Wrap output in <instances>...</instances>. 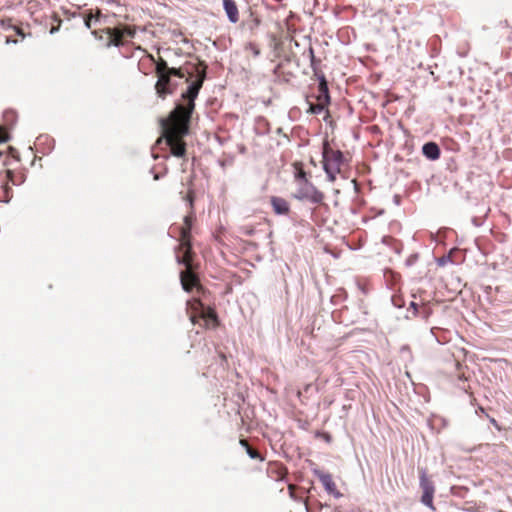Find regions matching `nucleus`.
I'll use <instances>...</instances> for the list:
<instances>
[{
  "instance_id": "13d9d810",
  "label": "nucleus",
  "mask_w": 512,
  "mask_h": 512,
  "mask_svg": "<svg viewBox=\"0 0 512 512\" xmlns=\"http://www.w3.org/2000/svg\"><path fill=\"white\" fill-rule=\"evenodd\" d=\"M491 290H492V287H491V286H487V287L485 288V292H486V293H490V291H491Z\"/></svg>"
},
{
  "instance_id": "a19ab883",
  "label": "nucleus",
  "mask_w": 512,
  "mask_h": 512,
  "mask_svg": "<svg viewBox=\"0 0 512 512\" xmlns=\"http://www.w3.org/2000/svg\"><path fill=\"white\" fill-rule=\"evenodd\" d=\"M49 19H51L54 23L61 25L62 20L58 13L49 11Z\"/></svg>"
},
{
  "instance_id": "72a5a7b5",
  "label": "nucleus",
  "mask_w": 512,
  "mask_h": 512,
  "mask_svg": "<svg viewBox=\"0 0 512 512\" xmlns=\"http://www.w3.org/2000/svg\"><path fill=\"white\" fill-rule=\"evenodd\" d=\"M240 230L242 234L249 237L253 236L256 232V229L253 226L248 225L242 226Z\"/></svg>"
},
{
  "instance_id": "c9c22d12",
  "label": "nucleus",
  "mask_w": 512,
  "mask_h": 512,
  "mask_svg": "<svg viewBox=\"0 0 512 512\" xmlns=\"http://www.w3.org/2000/svg\"><path fill=\"white\" fill-rule=\"evenodd\" d=\"M317 437H321L326 443H331L333 441V437L329 432H317Z\"/></svg>"
},
{
  "instance_id": "2f4dec72",
  "label": "nucleus",
  "mask_w": 512,
  "mask_h": 512,
  "mask_svg": "<svg viewBox=\"0 0 512 512\" xmlns=\"http://www.w3.org/2000/svg\"><path fill=\"white\" fill-rule=\"evenodd\" d=\"M316 78L318 80V87L328 86V82L326 76L322 72H318V69L315 72Z\"/></svg>"
},
{
  "instance_id": "f3484780",
  "label": "nucleus",
  "mask_w": 512,
  "mask_h": 512,
  "mask_svg": "<svg viewBox=\"0 0 512 512\" xmlns=\"http://www.w3.org/2000/svg\"><path fill=\"white\" fill-rule=\"evenodd\" d=\"M382 243L389 246L396 254H401L403 250V244L390 236H384Z\"/></svg>"
},
{
  "instance_id": "8fccbe9b",
  "label": "nucleus",
  "mask_w": 512,
  "mask_h": 512,
  "mask_svg": "<svg viewBox=\"0 0 512 512\" xmlns=\"http://www.w3.org/2000/svg\"><path fill=\"white\" fill-rule=\"evenodd\" d=\"M60 27H61V25H60V24L52 25V27L50 28L49 33H50L51 35H53V34L57 33V32L60 30Z\"/></svg>"
},
{
  "instance_id": "4c0bfd02",
  "label": "nucleus",
  "mask_w": 512,
  "mask_h": 512,
  "mask_svg": "<svg viewBox=\"0 0 512 512\" xmlns=\"http://www.w3.org/2000/svg\"><path fill=\"white\" fill-rule=\"evenodd\" d=\"M288 491H289V496L291 499H293L294 501H302L303 500V497L302 495H298L295 491H294V488L292 486H289L288 487Z\"/></svg>"
},
{
  "instance_id": "680f3d73",
  "label": "nucleus",
  "mask_w": 512,
  "mask_h": 512,
  "mask_svg": "<svg viewBox=\"0 0 512 512\" xmlns=\"http://www.w3.org/2000/svg\"><path fill=\"white\" fill-rule=\"evenodd\" d=\"M2 156H3V152H2V151H0V158H1Z\"/></svg>"
},
{
  "instance_id": "58836bf2",
  "label": "nucleus",
  "mask_w": 512,
  "mask_h": 512,
  "mask_svg": "<svg viewBox=\"0 0 512 512\" xmlns=\"http://www.w3.org/2000/svg\"><path fill=\"white\" fill-rule=\"evenodd\" d=\"M167 171H168V168H167V167H164V171H163V173H161V174H160V173L155 172V168H154V167H152V168L149 170V172L153 175V179H154V180H159V179H161V178H162V177L167 173Z\"/></svg>"
},
{
  "instance_id": "f257e3e1",
  "label": "nucleus",
  "mask_w": 512,
  "mask_h": 512,
  "mask_svg": "<svg viewBox=\"0 0 512 512\" xmlns=\"http://www.w3.org/2000/svg\"><path fill=\"white\" fill-rule=\"evenodd\" d=\"M201 87V81L188 83L185 91L181 94V99L175 102V106L168 116L160 119V126L167 133L165 143L170 150V155L182 158L184 162L187 161V148L185 141L179 137L187 136L190 133L195 100Z\"/></svg>"
},
{
  "instance_id": "864d4df0",
  "label": "nucleus",
  "mask_w": 512,
  "mask_h": 512,
  "mask_svg": "<svg viewBox=\"0 0 512 512\" xmlns=\"http://www.w3.org/2000/svg\"><path fill=\"white\" fill-rule=\"evenodd\" d=\"M487 417H488V419H489V422H490L492 425H494L497 429H500V427H499V425H498L497 421L495 420V418L490 417L489 415H487Z\"/></svg>"
},
{
  "instance_id": "3c124183",
  "label": "nucleus",
  "mask_w": 512,
  "mask_h": 512,
  "mask_svg": "<svg viewBox=\"0 0 512 512\" xmlns=\"http://www.w3.org/2000/svg\"><path fill=\"white\" fill-rule=\"evenodd\" d=\"M282 67H283V62L278 63V64L274 67V69H273V74H274V75H279L280 70L282 69Z\"/></svg>"
},
{
  "instance_id": "6e6552de",
  "label": "nucleus",
  "mask_w": 512,
  "mask_h": 512,
  "mask_svg": "<svg viewBox=\"0 0 512 512\" xmlns=\"http://www.w3.org/2000/svg\"><path fill=\"white\" fill-rule=\"evenodd\" d=\"M312 473L315 477L319 479L324 490L328 495L333 496L335 499L343 497V494L337 489L333 477L329 472H326L318 467H315L312 468Z\"/></svg>"
},
{
  "instance_id": "39448f33",
  "label": "nucleus",
  "mask_w": 512,
  "mask_h": 512,
  "mask_svg": "<svg viewBox=\"0 0 512 512\" xmlns=\"http://www.w3.org/2000/svg\"><path fill=\"white\" fill-rule=\"evenodd\" d=\"M419 474V488L421 490L420 502L431 511H435L434 506V495H435V484L431 477L427 473V469L424 467H418Z\"/></svg>"
},
{
  "instance_id": "c756f323",
  "label": "nucleus",
  "mask_w": 512,
  "mask_h": 512,
  "mask_svg": "<svg viewBox=\"0 0 512 512\" xmlns=\"http://www.w3.org/2000/svg\"><path fill=\"white\" fill-rule=\"evenodd\" d=\"M347 297H348L347 292L344 289H341L339 294L333 295L331 297V302L336 305L339 303L340 300H346Z\"/></svg>"
},
{
  "instance_id": "49530a36",
  "label": "nucleus",
  "mask_w": 512,
  "mask_h": 512,
  "mask_svg": "<svg viewBox=\"0 0 512 512\" xmlns=\"http://www.w3.org/2000/svg\"><path fill=\"white\" fill-rule=\"evenodd\" d=\"M121 33H122V35H126L130 38H133L135 35V32L131 31L130 27H126Z\"/></svg>"
},
{
  "instance_id": "f03ea898",
  "label": "nucleus",
  "mask_w": 512,
  "mask_h": 512,
  "mask_svg": "<svg viewBox=\"0 0 512 512\" xmlns=\"http://www.w3.org/2000/svg\"><path fill=\"white\" fill-rule=\"evenodd\" d=\"M193 221L194 219L192 217L186 216L184 218L185 227L181 229V238H182V245L184 250V255L179 256L177 254L178 247L176 246L175 252H176V262L178 265H182L185 267V270L180 271L179 277H180V283L182 286V289L190 293L192 292L193 288L197 285V276L192 271L191 267V261L194 257V250H193V243H192V236L191 231L193 227Z\"/></svg>"
},
{
  "instance_id": "ea45409f",
  "label": "nucleus",
  "mask_w": 512,
  "mask_h": 512,
  "mask_svg": "<svg viewBox=\"0 0 512 512\" xmlns=\"http://www.w3.org/2000/svg\"><path fill=\"white\" fill-rule=\"evenodd\" d=\"M83 18V23H84V26L87 28V29H91L92 27V18L89 17L86 13L85 14H81V16Z\"/></svg>"
},
{
  "instance_id": "c85d7f7f",
  "label": "nucleus",
  "mask_w": 512,
  "mask_h": 512,
  "mask_svg": "<svg viewBox=\"0 0 512 512\" xmlns=\"http://www.w3.org/2000/svg\"><path fill=\"white\" fill-rule=\"evenodd\" d=\"M294 176H295V180L299 183V185L301 183L310 182L309 179H308V174L304 170H300V171L295 172Z\"/></svg>"
},
{
  "instance_id": "4be33fe9",
  "label": "nucleus",
  "mask_w": 512,
  "mask_h": 512,
  "mask_svg": "<svg viewBox=\"0 0 512 512\" xmlns=\"http://www.w3.org/2000/svg\"><path fill=\"white\" fill-rule=\"evenodd\" d=\"M105 32L110 36L109 41L107 42V47H120L122 45L121 36L119 35H112V29L106 28Z\"/></svg>"
},
{
  "instance_id": "c03bdc74",
  "label": "nucleus",
  "mask_w": 512,
  "mask_h": 512,
  "mask_svg": "<svg viewBox=\"0 0 512 512\" xmlns=\"http://www.w3.org/2000/svg\"><path fill=\"white\" fill-rule=\"evenodd\" d=\"M471 222L475 227H480L483 224V219L481 217L474 216L472 217Z\"/></svg>"
},
{
  "instance_id": "20e7f679",
  "label": "nucleus",
  "mask_w": 512,
  "mask_h": 512,
  "mask_svg": "<svg viewBox=\"0 0 512 512\" xmlns=\"http://www.w3.org/2000/svg\"><path fill=\"white\" fill-rule=\"evenodd\" d=\"M344 162L345 156L341 150H332L329 147L323 149L322 168L328 181L334 182L336 180L337 174L340 172Z\"/></svg>"
},
{
  "instance_id": "5fc2aeb1",
  "label": "nucleus",
  "mask_w": 512,
  "mask_h": 512,
  "mask_svg": "<svg viewBox=\"0 0 512 512\" xmlns=\"http://www.w3.org/2000/svg\"><path fill=\"white\" fill-rule=\"evenodd\" d=\"M275 132L277 135H283L284 137L288 138L287 134L284 133L282 127L277 128Z\"/></svg>"
},
{
  "instance_id": "dca6fc26",
  "label": "nucleus",
  "mask_w": 512,
  "mask_h": 512,
  "mask_svg": "<svg viewBox=\"0 0 512 512\" xmlns=\"http://www.w3.org/2000/svg\"><path fill=\"white\" fill-rule=\"evenodd\" d=\"M240 445L245 449L246 454L250 459L258 460L261 462L265 460V457L260 452L253 449L246 441L240 440Z\"/></svg>"
},
{
  "instance_id": "393cba45",
  "label": "nucleus",
  "mask_w": 512,
  "mask_h": 512,
  "mask_svg": "<svg viewBox=\"0 0 512 512\" xmlns=\"http://www.w3.org/2000/svg\"><path fill=\"white\" fill-rule=\"evenodd\" d=\"M433 310L428 304L421 305L419 315L417 317L427 321L432 315Z\"/></svg>"
},
{
  "instance_id": "6e6d98bb",
  "label": "nucleus",
  "mask_w": 512,
  "mask_h": 512,
  "mask_svg": "<svg viewBox=\"0 0 512 512\" xmlns=\"http://www.w3.org/2000/svg\"><path fill=\"white\" fill-rule=\"evenodd\" d=\"M291 61H292L291 56L286 55L282 62H283V65H284L285 63H290Z\"/></svg>"
},
{
  "instance_id": "f704fd0d",
  "label": "nucleus",
  "mask_w": 512,
  "mask_h": 512,
  "mask_svg": "<svg viewBox=\"0 0 512 512\" xmlns=\"http://www.w3.org/2000/svg\"><path fill=\"white\" fill-rule=\"evenodd\" d=\"M419 259V254L418 253H412L406 260H405V265L407 267H411L413 266Z\"/></svg>"
},
{
  "instance_id": "bb28decb",
  "label": "nucleus",
  "mask_w": 512,
  "mask_h": 512,
  "mask_svg": "<svg viewBox=\"0 0 512 512\" xmlns=\"http://www.w3.org/2000/svg\"><path fill=\"white\" fill-rule=\"evenodd\" d=\"M391 303L397 309L405 307V300L401 294H393L391 296Z\"/></svg>"
},
{
  "instance_id": "e433bc0d",
  "label": "nucleus",
  "mask_w": 512,
  "mask_h": 512,
  "mask_svg": "<svg viewBox=\"0 0 512 512\" xmlns=\"http://www.w3.org/2000/svg\"><path fill=\"white\" fill-rule=\"evenodd\" d=\"M209 321L213 326H216L219 322L218 316L212 309H208Z\"/></svg>"
},
{
  "instance_id": "412c9836",
  "label": "nucleus",
  "mask_w": 512,
  "mask_h": 512,
  "mask_svg": "<svg viewBox=\"0 0 512 512\" xmlns=\"http://www.w3.org/2000/svg\"><path fill=\"white\" fill-rule=\"evenodd\" d=\"M420 307H421V305H419L417 302L411 301L409 303V306L407 308V313L404 316V318L407 320H410L412 318L417 317L419 315Z\"/></svg>"
},
{
  "instance_id": "423d86ee",
  "label": "nucleus",
  "mask_w": 512,
  "mask_h": 512,
  "mask_svg": "<svg viewBox=\"0 0 512 512\" xmlns=\"http://www.w3.org/2000/svg\"><path fill=\"white\" fill-rule=\"evenodd\" d=\"M49 0H29L27 11L32 21L38 25L47 27L49 21Z\"/></svg>"
},
{
  "instance_id": "603ef678",
  "label": "nucleus",
  "mask_w": 512,
  "mask_h": 512,
  "mask_svg": "<svg viewBox=\"0 0 512 512\" xmlns=\"http://www.w3.org/2000/svg\"><path fill=\"white\" fill-rule=\"evenodd\" d=\"M291 77H294V74H293L292 72H285V73H284V79H283V80H284V82H289V79H290Z\"/></svg>"
},
{
  "instance_id": "0eeeda50",
  "label": "nucleus",
  "mask_w": 512,
  "mask_h": 512,
  "mask_svg": "<svg viewBox=\"0 0 512 512\" xmlns=\"http://www.w3.org/2000/svg\"><path fill=\"white\" fill-rule=\"evenodd\" d=\"M292 197L299 201H308L312 204H322L324 193L321 192L312 182L301 183Z\"/></svg>"
},
{
  "instance_id": "9b49d317",
  "label": "nucleus",
  "mask_w": 512,
  "mask_h": 512,
  "mask_svg": "<svg viewBox=\"0 0 512 512\" xmlns=\"http://www.w3.org/2000/svg\"><path fill=\"white\" fill-rule=\"evenodd\" d=\"M222 7L228 21L236 24L239 21V9L235 0H222Z\"/></svg>"
},
{
  "instance_id": "4468645a",
  "label": "nucleus",
  "mask_w": 512,
  "mask_h": 512,
  "mask_svg": "<svg viewBox=\"0 0 512 512\" xmlns=\"http://www.w3.org/2000/svg\"><path fill=\"white\" fill-rule=\"evenodd\" d=\"M5 176H6V181H8L9 183H11L15 186H19L26 181L25 173H20L17 175L15 173V171L11 170V169L5 170Z\"/></svg>"
},
{
  "instance_id": "37998d69",
  "label": "nucleus",
  "mask_w": 512,
  "mask_h": 512,
  "mask_svg": "<svg viewBox=\"0 0 512 512\" xmlns=\"http://www.w3.org/2000/svg\"><path fill=\"white\" fill-rule=\"evenodd\" d=\"M42 139L49 140L52 143V145L48 148V151H47V152H51L54 148V143H55L54 139H50L48 136H43V135H41L37 138V140L39 142H41Z\"/></svg>"
},
{
  "instance_id": "5701e85b",
  "label": "nucleus",
  "mask_w": 512,
  "mask_h": 512,
  "mask_svg": "<svg viewBox=\"0 0 512 512\" xmlns=\"http://www.w3.org/2000/svg\"><path fill=\"white\" fill-rule=\"evenodd\" d=\"M80 9H81L80 6H76V9L74 11L69 8H66V7H61V11H62L63 15L68 20H70L72 18L80 17L81 16Z\"/></svg>"
},
{
  "instance_id": "1a4fd4ad",
  "label": "nucleus",
  "mask_w": 512,
  "mask_h": 512,
  "mask_svg": "<svg viewBox=\"0 0 512 512\" xmlns=\"http://www.w3.org/2000/svg\"><path fill=\"white\" fill-rule=\"evenodd\" d=\"M3 120L5 129L0 127V144L7 143L12 136L10 131L17 122V113L14 110H6L3 112Z\"/></svg>"
},
{
  "instance_id": "aec40b11",
  "label": "nucleus",
  "mask_w": 512,
  "mask_h": 512,
  "mask_svg": "<svg viewBox=\"0 0 512 512\" xmlns=\"http://www.w3.org/2000/svg\"><path fill=\"white\" fill-rule=\"evenodd\" d=\"M2 191H3V197L0 198V202L8 204L11 199L13 198V190L10 187V183L8 181H5L1 185Z\"/></svg>"
},
{
  "instance_id": "09e8293b",
  "label": "nucleus",
  "mask_w": 512,
  "mask_h": 512,
  "mask_svg": "<svg viewBox=\"0 0 512 512\" xmlns=\"http://www.w3.org/2000/svg\"><path fill=\"white\" fill-rule=\"evenodd\" d=\"M215 139H216V141L219 143V145H220V146H224V145H225V143H226V142H227V140H228L227 138H225V137H221V136H219V135H216V136H215Z\"/></svg>"
},
{
  "instance_id": "ddd939ff",
  "label": "nucleus",
  "mask_w": 512,
  "mask_h": 512,
  "mask_svg": "<svg viewBox=\"0 0 512 512\" xmlns=\"http://www.w3.org/2000/svg\"><path fill=\"white\" fill-rule=\"evenodd\" d=\"M253 129L257 136H265L270 133L271 124L266 117L260 115L255 118Z\"/></svg>"
},
{
  "instance_id": "a878e982",
  "label": "nucleus",
  "mask_w": 512,
  "mask_h": 512,
  "mask_svg": "<svg viewBox=\"0 0 512 512\" xmlns=\"http://www.w3.org/2000/svg\"><path fill=\"white\" fill-rule=\"evenodd\" d=\"M400 355L406 362H411L413 360L411 348L407 344L401 346Z\"/></svg>"
},
{
  "instance_id": "473e14b6",
  "label": "nucleus",
  "mask_w": 512,
  "mask_h": 512,
  "mask_svg": "<svg viewBox=\"0 0 512 512\" xmlns=\"http://www.w3.org/2000/svg\"><path fill=\"white\" fill-rule=\"evenodd\" d=\"M183 199L190 205L192 206L193 203H194V200H195V193L194 191L192 190L191 187H189L188 189V192L186 193L185 196H183Z\"/></svg>"
},
{
  "instance_id": "7c9ffc66",
  "label": "nucleus",
  "mask_w": 512,
  "mask_h": 512,
  "mask_svg": "<svg viewBox=\"0 0 512 512\" xmlns=\"http://www.w3.org/2000/svg\"><path fill=\"white\" fill-rule=\"evenodd\" d=\"M448 263H452V258L449 254L447 255H443L441 257H438L436 259V264L439 266V267H444L445 265H447Z\"/></svg>"
},
{
  "instance_id": "cd10ccee",
  "label": "nucleus",
  "mask_w": 512,
  "mask_h": 512,
  "mask_svg": "<svg viewBox=\"0 0 512 512\" xmlns=\"http://www.w3.org/2000/svg\"><path fill=\"white\" fill-rule=\"evenodd\" d=\"M0 26L4 29V30H13V31H16V28L13 24V21L11 18H2L0 19Z\"/></svg>"
},
{
  "instance_id": "b1692460",
  "label": "nucleus",
  "mask_w": 512,
  "mask_h": 512,
  "mask_svg": "<svg viewBox=\"0 0 512 512\" xmlns=\"http://www.w3.org/2000/svg\"><path fill=\"white\" fill-rule=\"evenodd\" d=\"M308 55L310 59V66L312 70L316 72L321 61L315 56L314 49L311 45L308 48Z\"/></svg>"
},
{
  "instance_id": "f8f14e48",
  "label": "nucleus",
  "mask_w": 512,
  "mask_h": 512,
  "mask_svg": "<svg viewBox=\"0 0 512 512\" xmlns=\"http://www.w3.org/2000/svg\"><path fill=\"white\" fill-rule=\"evenodd\" d=\"M270 203L276 215H287L290 212L289 202L279 196H271Z\"/></svg>"
},
{
  "instance_id": "a211bd4d",
  "label": "nucleus",
  "mask_w": 512,
  "mask_h": 512,
  "mask_svg": "<svg viewBox=\"0 0 512 512\" xmlns=\"http://www.w3.org/2000/svg\"><path fill=\"white\" fill-rule=\"evenodd\" d=\"M306 103H307V105H308V108H307V110H306V113L311 114V115H319V114H321V113L324 111V109H325V106H324L322 103H320V104H314L313 102H311V101L309 100V97H308V96H306Z\"/></svg>"
},
{
  "instance_id": "79ce46f5",
  "label": "nucleus",
  "mask_w": 512,
  "mask_h": 512,
  "mask_svg": "<svg viewBox=\"0 0 512 512\" xmlns=\"http://www.w3.org/2000/svg\"><path fill=\"white\" fill-rule=\"evenodd\" d=\"M249 48H250V50H251V52H252L254 57H259L260 56L261 51H260V49L258 48L257 45L250 43L249 44Z\"/></svg>"
},
{
  "instance_id": "2eb2a0df",
  "label": "nucleus",
  "mask_w": 512,
  "mask_h": 512,
  "mask_svg": "<svg viewBox=\"0 0 512 512\" xmlns=\"http://www.w3.org/2000/svg\"><path fill=\"white\" fill-rule=\"evenodd\" d=\"M261 22V18L251 9H249V17L244 21V25L247 27V29L253 32L261 25Z\"/></svg>"
},
{
  "instance_id": "9d476101",
  "label": "nucleus",
  "mask_w": 512,
  "mask_h": 512,
  "mask_svg": "<svg viewBox=\"0 0 512 512\" xmlns=\"http://www.w3.org/2000/svg\"><path fill=\"white\" fill-rule=\"evenodd\" d=\"M421 153L427 160L436 161L441 156V149L435 141H427L422 145Z\"/></svg>"
},
{
  "instance_id": "a18cd8bd",
  "label": "nucleus",
  "mask_w": 512,
  "mask_h": 512,
  "mask_svg": "<svg viewBox=\"0 0 512 512\" xmlns=\"http://www.w3.org/2000/svg\"><path fill=\"white\" fill-rule=\"evenodd\" d=\"M447 169L450 171L456 169V163L454 158H450L449 161L447 162Z\"/></svg>"
},
{
  "instance_id": "de8ad7c7",
  "label": "nucleus",
  "mask_w": 512,
  "mask_h": 512,
  "mask_svg": "<svg viewBox=\"0 0 512 512\" xmlns=\"http://www.w3.org/2000/svg\"><path fill=\"white\" fill-rule=\"evenodd\" d=\"M393 203L396 205V206H400L401 203H402V197L399 195V194H395L393 196Z\"/></svg>"
},
{
  "instance_id": "052dcab7",
  "label": "nucleus",
  "mask_w": 512,
  "mask_h": 512,
  "mask_svg": "<svg viewBox=\"0 0 512 512\" xmlns=\"http://www.w3.org/2000/svg\"><path fill=\"white\" fill-rule=\"evenodd\" d=\"M414 185H416L418 188L420 187V183L417 181L414 182Z\"/></svg>"
},
{
  "instance_id": "bf43d9fd",
  "label": "nucleus",
  "mask_w": 512,
  "mask_h": 512,
  "mask_svg": "<svg viewBox=\"0 0 512 512\" xmlns=\"http://www.w3.org/2000/svg\"><path fill=\"white\" fill-rule=\"evenodd\" d=\"M3 165H4V166H8V165H9V162H8V160H7V159H6V160H4Z\"/></svg>"
},
{
  "instance_id": "6ab92c4d",
  "label": "nucleus",
  "mask_w": 512,
  "mask_h": 512,
  "mask_svg": "<svg viewBox=\"0 0 512 512\" xmlns=\"http://www.w3.org/2000/svg\"><path fill=\"white\" fill-rule=\"evenodd\" d=\"M318 100L324 106H328L331 103V97L328 86L318 87Z\"/></svg>"
},
{
  "instance_id": "4d7b16f0",
  "label": "nucleus",
  "mask_w": 512,
  "mask_h": 512,
  "mask_svg": "<svg viewBox=\"0 0 512 512\" xmlns=\"http://www.w3.org/2000/svg\"><path fill=\"white\" fill-rule=\"evenodd\" d=\"M310 163L315 167L317 166L316 161L313 158L310 159Z\"/></svg>"
},
{
  "instance_id": "7ed1b4c3",
  "label": "nucleus",
  "mask_w": 512,
  "mask_h": 512,
  "mask_svg": "<svg viewBox=\"0 0 512 512\" xmlns=\"http://www.w3.org/2000/svg\"><path fill=\"white\" fill-rule=\"evenodd\" d=\"M165 71L158 76L155 84L156 93L159 97L165 98L167 95L173 94L177 88V82L172 77L183 78L184 73L180 68L168 67L167 62L163 61Z\"/></svg>"
}]
</instances>
